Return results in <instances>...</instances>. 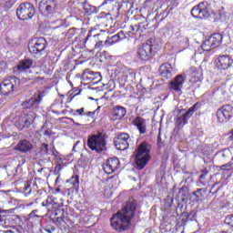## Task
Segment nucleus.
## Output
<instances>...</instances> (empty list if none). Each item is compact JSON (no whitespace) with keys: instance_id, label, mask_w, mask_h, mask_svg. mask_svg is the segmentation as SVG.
Segmentation results:
<instances>
[{"instance_id":"1","label":"nucleus","mask_w":233,"mask_h":233,"mask_svg":"<svg viewBox=\"0 0 233 233\" xmlns=\"http://www.w3.org/2000/svg\"><path fill=\"white\" fill-rule=\"evenodd\" d=\"M137 207V203L134 198L127 200L122 207V209L112 216L110 219L112 228L116 232H125V230H128L130 225H132V218L136 214Z\"/></svg>"},{"instance_id":"2","label":"nucleus","mask_w":233,"mask_h":233,"mask_svg":"<svg viewBox=\"0 0 233 233\" xmlns=\"http://www.w3.org/2000/svg\"><path fill=\"white\" fill-rule=\"evenodd\" d=\"M152 147L147 142H142L137 149L136 154V163L138 170H143L147 166V163L150 161V150Z\"/></svg>"},{"instance_id":"3","label":"nucleus","mask_w":233,"mask_h":233,"mask_svg":"<svg viewBox=\"0 0 233 233\" xmlns=\"http://www.w3.org/2000/svg\"><path fill=\"white\" fill-rule=\"evenodd\" d=\"M21 80L17 76H8L0 84V92L3 96H10L15 92H19Z\"/></svg>"},{"instance_id":"4","label":"nucleus","mask_w":233,"mask_h":233,"mask_svg":"<svg viewBox=\"0 0 233 233\" xmlns=\"http://www.w3.org/2000/svg\"><path fill=\"white\" fill-rule=\"evenodd\" d=\"M156 38H149L146 44L137 49V57L141 61H148L152 56V54H156Z\"/></svg>"},{"instance_id":"5","label":"nucleus","mask_w":233,"mask_h":233,"mask_svg":"<svg viewBox=\"0 0 233 233\" xmlns=\"http://www.w3.org/2000/svg\"><path fill=\"white\" fill-rule=\"evenodd\" d=\"M87 146L90 150H95V152L97 153L106 150V140L105 139V135L102 133L92 135L87 138Z\"/></svg>"},{"instance_id":"6","label":"nucleus","mask_w":233,"mask_h":233,"mask_svg":"<svg viewBox=\"0 0 233 233\" xmlns=\"http://www.w3.org/2000/svg\"><path fill=\"white\" fill-rule=\"evenodd\" d=\"M37 115L34 111H30L26 114H22L21 116H18L15 122V127L16 128L23 130L24 128H30L34 122L35 121Z\"/></svg>"},{"instance_id":"7","label":"nucleus","mask_w":233,"mask_h":233,"mask_svg":"<svg viewBox=\"0 0 233 233\" xmlns=\"http://www.w3.org/2000/svg\"><path fill=\"white\" fill-rule=\"evenodd\" d=\"M210 14H212V10L207 2H200L191 9V15H193L195 19H208Z\"/></svg>"},{"instance_id":"8","label":"nucleus","mask_w":233,"mask_h":233,"mask_svg":"<svg viewBox=\"0 0 233 233\" xmlns=\"http://www.w3.org/2000/svg\"><path fill=\"white\" fill-rule=\"evenodd\" d=\"M198 106H199V104L196 103L186 112H185V109H179L177 111L178 114H181V115H177L176 117V125L178 128H183V126L188 123V119H190V117L194 116V114L196 113V110H198Z\"/></svg>"},{"instance_id":"9","label":"nucleus","mask_w":233,"mask_h":233,"mask_svg":"<svg viewBox=\"0 0 233 233\" xmlns=\"http://www.w3.org/2000/svg\"><path fill=\"white\" fill-rule=\"evenodd\" d=\"M16 15L21 21H28L35 15V8L30 3H23L16 9Z\"/></svg>"},{"instance_id":"10","label":"nucleus","mask_w":233,"mask_h":233,"mask_svg":"<svg viewBox=\"0 0 233 233\" xmlns=\"http://www.w3.org/2000/svg\"><path fill=\"white\" fill-rule=\"evenodd\" d=\"M221 43H223V35L215 33L211 35L210 37L206 40L201 46L205 52H210V50L218 48Z\"/></svg>"},{"instance_id":"11","label":"nucleus","mask_w":233,"mask_h":233,"mask_svg":"<svg viewBox=\"0 0 233 233\" xmlns=\"http://www.w3.org/2000/svg\"><path fill=\"white\" fill-rule=\"evenodd\" d=\"M233 117V106L231 105H224L217 110V119L218 123H228Z\"/></svg>"},{"instance_id":"12","label":"nucleus","mask_w":233,"mask_h":233,"mask_svg":"<svg viewBox=\"0 0 233 233\" xmlns=\"http://www.w3.org/2000/svg\"><path fill=\"white\" fill-rule=\"evenodd\" d=\"M28 48L32 56L36 58L41 57L43 52H45V49L46 48V39L43 37L35 39L33 45H30Z\"/></svg>"},{"instance_id":"13","label":"nucleus","mask_w":233,"mask_h":233,"mask_svg":"<svg viewBox=\"0 0 233 233\" xmlns=\"http://www.w3.org/2000/svg\"><path fill=\"white\" fill-rule=\"evenodd\" d=\"M114 143L117 150H127V148L130 147V143H132V139L130 138V135L127 133H121L115 139Z\"/></svg>"},{"instance_id":"14","label":"nucleus","mask_w":233,"mask_h":233,"mask_svg":"<svg viewBox=\"0 0 233 233\" xmlns=\"http://www.w3.org/2000/svg\"><path fill=\"white\" fill-rule=\"evenodd\" d=\"M215 63L218 70H228L233 65V59L231 56L221 55L215 60Z\"/></svg>"},{"instance_id":"15","label":"nucleus","mask_w":233,"mask_h":233,"mask_svg":"<svg viewBox=\"0 0 233 233\" xmlns=\"http://www.w3.org/2000/svg\"><path fill=\"white\" fill-rule=\"evenodd\" d=\"M43 100L41 93H36L33 97L23 103L24 108H29V110H37L39 108V103Z\"/></svg>"},{"instance_id":"16","label":"nucleus","mask_w":233,"mask_h":233,"mask_svg":"<svg viewBox=\"0 0 233 233\" xmlns=\"http://www.w3.org/2000/svg\"><path fill=\"white\" fill-rule=\"evenodd\" d=\"M187 79V75H177L171 82L169 88L175 92H181L185 80Z\"/></svg>"},{"instance_id":"17","label":"nucleus","mask_w":233,"mask_h":233,"mask_svg":"<svg viewBox=\"0 0 233 233\" xmlns=\"http://www.w3.org/2000/svg\"><path fill=\"white\" fill-rule=\"evenodd\" d=\"M120 167V162L117 157L108 158L106 165L103 167L104 172L106 174H114Z\"/></svg>"},{"instance_id":"18","label":"nucleus","mask_w":233,"mask_h":233,"mask_svg":"<svg viewBox=\"0 0 233 233\" xmlns=\"http://www.w3.org/2000/svg\"><path fill=\"white\" fill-rule=\"evenodd\" d=\"M37 183L35 180H27L24 184L23 192L25 196H30V194H37Z\"/></svg>"},{"instance_id":"19","label":"nucleus","mask_w":233,"mask_h":233,"mask_svg":"<svg viewBox=\"0 0 233 233\" xmlns=\"http://www.w3.org/2000/svg\"><path fill=\"white\" fill-rule=\"evenodd\" d=\"M56 5V0H42L39 4V10L45 8V12L48 15L55 12Z\"/></svg>"},{"instance_id":"20","label":"nucleus","mask_w":233,"mask_h":233,"mask_svg":"<svg viewBox=\"0 0 233 233\" xmlns=\"http://www.w3.org/2000/svg\"><path fill=\"white\" fill-rule=\"evenodd\" d=\"M33 65H34V61L32 59L22 60L15 67V72L16 74H23V72H26V70H30Z\"/></svg>"},{"instance_id":"21","label":"nucleus","mask_w":233,"mask_h":233,"mask_svg":"<svg viewBox=\"0 0 233 233\" xmlns=\"http://www.w3.org/2000/svg\"><path fill=\"white\" fill-rule=\"evenodd\" d=\"M113 119H123L127 116V108L121 106H115L112 109Z\"/></svg>"},{"instance_id":"22","label":"nucleus","mask_w":233,"mask_h":233,"mask_svg":"<svg viewBox=\"0 0 233 233\" xmlns=\"http://www.w3.org/2000/svg\"><path fill=\"white\" fill-rule=\"evenodd\" d=\"M189 74L191 83H199V81H201V77L203 76V73L195 66H191L189 68Z\"/></svg>"},{"instance_id":"23","label":"nucleus","mask_w":233,"mask_h":233,"mask_svg":"<svg viewBox=\"0 0 233 233\" xmlns=\"http://www.w3.org/2000/svg\"><path fill=\"white\" fill-rule=\"evenodd\" d=\"M34 146L28 140H21L15 147V149L18 150V152H23L24 154L32 150Z\"/></svg>"},{"instance_id":"24","label":"nucleus","mask_w":233,"mask_h":233,"mask_svg":"<svg viewBox=\"0 0 233 233\" xmlns=\"http://www.w3.org/2000/svg\"><path fill=\"white\" fill-rule=\"evenodd\" d=\"M159 73L164 79H170L172 77V66L170 64H163L160 66Z\"/></svg>"},{"instance_id":"25","label":"nucleus","mask_w":233,"mask_h":233,"mask_svg":"<svg viewBox=\"0 0 233 233\" xmlns=\"http://www.w3.org/2000/svg\"><path fill=\"white\" fill-rule=\"evenodd\" d=\"M134 125L137 127L140 134H147V120L141 116H137L134 120Z\"/></svg>"},{"instance_id":"26","label":"nucleus","mask_w":233,"mask_h":233,"mask_svg":"<svg viewBox=\"0 0 233 233\" xmlns=\"http://www.w3.org/2000/svg\"><path fill=\"white\" fill-rule=\"evenodd\" d=\"M82 77H84V79H91V81H95V79H97V81H101V74L100 73L89 71L88 69H86L83 72Z\"/></svg>"},{"instance_id":"27","label":"nucleus","mask_w":233,"mask_h":233,"mask_svg":"<svg viewBox=\"0 0 233 233\" xmlns=\"http://www.w3.org/2000/svg\"><path fill=\"white\" fill-rule=\"evenodd\" d=\"M42 207H46L47 210H56L57 208V202L54 197H48L46 202L42 203Z\"/></svg>"},{"instance_id":"28","label":"nucleus","mask_w":233,"mask_h":233,"mask_svg":"<svg viewBox=\"0 0 233 233\" xmlns=\"http://www.w3.org/2000/svg\"><path fill=\"white\" fill-rule=\"evenodd\" d=\"M67 183L72 185L73 188H79V177L75 176L67 180Z\"/></svg>"},{"instance_id":"29","label":"nucleus","mask_w":233,"mask_h":233,"mask_svg":"<svg viewBox=\"0 0 233 233\" xmlns=\"http://www.w3.org/2000/svg\"><path fill=\"white\" fill-rule=\"evenodd\" d=\"M119 40V36L117 35H115L111 36L110 38H107L105 42V45H108V46H112L115 43H117Z\"/></svg>"},{"instance_id":"30","label":"nucleus","mask_w":233,"mask_h":233,"mask_svg":"<svg viewBox=\"0 0 233 233\" xmlns=\"http://www.w3.org/2000/svg\"><path fill=\"white\" fill-rule=\"evenodd\" d=\"M203 174L199 177V183L202 187H205L207 185V181H205V177H207V175L208 174V170L204 169Z\"/></svg>"},{"instance_id":"31","label":"nucleus","mask_w":233,"mask_h":233,"mask_svg":"<svg viewBox=\"0 0 233 233\" xmlns=\"http://www.w3.org/2000/svg\"><path fill=\"white\" fill-rule=\"evenodd\" d=\"M203 192H205V189L198 188L193 192V196H196V198H198V199H201V198H203Z\"/></svg>"},{"instance_id":"32","label":"nucleus","mask_w":233,"mask_h":233,"mask_svg":"<svg viewBox=\"0 0 233 233\" xmlns=\"http://www.w3.org/2000/svg\"><path fill=\"white\" fill-rule=\"evenodd\" d=\"M40 150H41V152H42V154H43L44 156H48V151H49V149H48V145H47V144L43 143V144L41 145Z\"/></svg>"},{"instance_id":"33","label":"nucleus","mask_w":233,"mask_h":233,"mask_svg":"<svg viewBox=\"0 0 233 233\" xmlns=\"http://www.w3.org/2000/svg\"><path fill=\"white\" fill-rule=\"evenodd\" d=\"M178 198H187V187H182L178 190Z\"/></svg>"},{"instance_id":"34","label":"nucleus","mask_w":233,"mask_h":233,"mask_svg":"<svg viewBox=\"0 0 233 233\" xmlns=\"http://www.w3.org/2000/svg\"><path fill=\"white\" fill-rule=\"evenodd\" d=\"M14 0H5V2L4 3V6L5 8H6V10H10V8L14 6Z\"/></svg>"},{"instance_id":"35","label":"nucleus","mask_w":233,"mask_h":233,"mask_svg":"<svg viewBox=\"0 0 233 233\" xmlns=\"http://www.w3.org/2000/svg\"><path fill=\"white\" fill-rule=\"evenodd\" d=\"M180 46H182V48H187L188 46V38L187 37H183L180 41Z\"/></svg>"},{"instance_id":"36","label":"nucleus","mask_w":233,"mask_h":233,"mask_svg":"<svg viewBox=\"0 0 233 233\" xmlns=\"http://www.w3.org/2000/svg\"><path fill=\"white\" fill-rule=\"evenodd\" d=\"M225 222L233 227V215L227 217Z\"/></svg>"},{"instance_id":"37","label":"nucleus","mask_w":233,"mask_h":233,"mask_svg":"<svg viewBox=\"0 0 233 233\" xmlns=\"http://www.w3.org/2000/svg\"><path fill=\"white\" fill-rule=\"evenodd\" d=\"M53 156H54L56 163H58V164L61 163L62 158H61V157L59 155H57V152L56 150L53 151Z\"/></svg>"},{"instance_id":"38","label":"nucleus","mask_w":233,"mask_h":233,"mask_svg":"<svg viewBox=\"0 0 233 233\" xmlns=\"http://www.w3.org/2000/svg\"><path fill=\"white\" fill-rule=\"evenodd\" d=\"M61 170H63V166H61V164L56 165L55 167V174L59 175Z\"/></svg>"},{"instance_id":"39","label":"nucleus","mask_w":233,"mask_h":233,"mask_svg":"<svg viewBox=\"0 0 233 233\" xmlns=\"http://www.w3.org/2000/svg\"><path fill=\"white\" fill-rule=\"evenodd\" d=\"M85 112V107H82L80 109H76L74 113L75 116H83V113Z\"/></svg>"},{"instance_id":"40","label":"nucleus","mask_w":233,"mask_h":233,"mask_svg":"<svg viewBox=\"0 0 233 233\" xmlns=\"http://www.w3.org/2000/svg\"><path fill=\"white\" fill-rule=\"evenodd\" d=\"M96 50H101L103 48V41H99L95 45Z\"/></svg>"},{"instance_id":"41","label":"nucleus","mask_w":233,"mask_h":233,"mask_svg":"<svg viewBox=\"0 0 233 233\" xmlns=\"http://www.w3.org/2000/svg\"><path fill=\"white\" fill-rule=\"evenodd\" d=\"M116 35H118V39L120 41H123V39H125V32L120 31L118 34H116Z\"/></svg>"},{"instance_id":"42","label":"nucleus","mask_w":233,"mask_h":233,"mask_svg":"<svg viewBox=\"0 0 233 233\" xmlns=\"http://www.w3.org/2000/svg\"><path fill=\"white\" fill-rule=\"evenodd\" d=\"M230 168V165L226 164L221 166V170H228Z\"/></svg>"},{"instance_id":"43","label":"nucleus","mask_w":233,"mask_h":233,"mask_svg":"<svg viewBox=\"0 0 233 233\" xmlns=\"http://www.w3.org/2000/svg\"><path fill=\"white\" fill-rule=\"evenodd\" d=\"M131 30H132V32H137V30H139V26H137V25H131Z\"/></svg>"},{"instance_id":"44","label":"nucleus","mask_w":233,"mask_h":233,"mask_svg":"<svg viewBox=\"0 0 233 233\" xmlns=\"http://www.w3.org/2000/svg\"><path fill=\"white\" fill-rule=\"evenodd\" d=\"M85 116H86L87 117H90V116H94V112L89 111V112L86 113Z\"/></svg>"},{"instance_id":"45","label":"nucleus","mask_w":233,"mask_h":233,"mask_svg":"<svg viewBox=\"0 0 233 233\" xmlns=\"http://www.w3.org/2000/svg\"><path fill=\"white\" fill-rule=\"evenodd\" d=\"M3 221H5V216L1 215L0 212V223H3Z\"/></svg>"},{"instance_id":"46","label":"nucleus","mask_w":233,"mask_h":233,"mask_svg":"<svg viewBox=\"0 0 233 233\" xmlns=\"http://www.w3.org/2000/svg\"><path fill=\"white\" fill-rule=\"evenodd\" d=\"M91 10H93V12H94L95 14H97V8H96V6H93V7L91 8Z\"/></svg>"},{"instance_id":"47","label":"nucleus","mask_w":233,"mask_h":233,"mask_svg":"<svg viewBox=\"0 0 233 233\" xmlns=\"http://www.w3.org/2000/svg\"><path fill=\"white\" fill-rule=\"evenodd\" d=\"M51 135V133H50V131H48V130H46L45 132H44V136H50Z\"/></svg>"},{"instance_id":"48","label":"nucleus","mask_w":233,"mask_h":233,"mask_svg":"<svg viewBox=\"0 0 233 233\" xmlns=\"http://www.w3.org/2000/svg\"><path fill=\"white\" fill-rule=\"evenodd\" d=\"M157 143H161V134L160 133L158 134V137H157Z\"/></svg>"},{"instance_id":"49","label":"nucleus","mask_w":233,"mask_h":233,"mask_svg":"<svg viewBox=\"0 0 233 233\" xmlns=\"http://www.w3.org/2000/svg\"><path fill=\"white\" fill-rule=\"evenodd\" d=\"M229 138L231 139V141L233 140V129L230 132Z\"/></svg>"},{"instance_id":"50","label":"nucleus","mask_w":233,"mask_h":233,"mask_svg":"<svg viewBox=\"0 0 233 233\" xmlns=\"http://www.w3.org/2000/svg\"><path fill=\"white\" fill-rule=\"evenodd\" d=\"M56 192H57V193L61 192V188L56 187Z\"/></svg>"},{"instance_id":"51","label":"nucleus","mask_w":233,"mask_h":233,"mask_svg":"<svg viewBox=\"0 0 233 233\" xmlns=\"http://www.w3.org/2000/svg\"><path fill=\"white\" fill-rule=\"evenodd\" d=\"M56 183H59V177H56Z\"/></svg>"},{"instance_id":"52","label":"nucleus","mask_w":233,"mask_h":233,"mask_svg":"<svg viewBox=\"0 0 233 233\" xmlns=\"http://www.w3.org/2000/svg\"><path fill=\"white\" fill-rule=\"evenodd\" d=\"M77 143H79V142H76V145H75L74 147H73V150H76V146L77 145Z\"/></svg>"},{"instance_id":"53","label":"nucleus","mask_w":233,"mask_h":233,"mask_svg":"<svg viewBox=\"0 0 233 233\" xmlns=\"http://www.w3.org/2000/svg\"><path fill=\"white\" fill-rule=\"evenodd\" d=\"M89 37H90V35H87L86 40H88Z\"/></svg>"},{"instance_id":"54","label":"nucleus","mask_w":233,"mask_h":233,"mask_svg":"<svg viewBox=\"0 0 233 233\" xmlns=\"http://www.w3.org/2000/svg\"><path fill=\"white\" fill-rule=\"evenodd\" d=\"M0 233H5V231L4 230H0Z\"/></svg>"},{"instance_id":"55","label":"nucleus","mask_w":233,"mask_h":233,"mask_svg":"<svg viewBox=\"0 0 233 233\" xmlns=\"http://www.w3.org/2000/svg\"><path fill=\"white\" fill-rule=\"evenodd\" d=\"M35 212H37V210H34V211H33V214H35Z\"/></svg>"},{"instance_id":"56","label":"nucleus","mask_w":233,"mask_h":233,"mask_svg":"<svg viewBox=\"0 0 233 233\" xmlns=\"http://www.w3.org/2000/svg\"><path fill=\"white\" fill-rule=\"evenodd\" d=\"M214 187H216V185H213V186H212V188H214Z\"/></svg>"}]
</instances>
